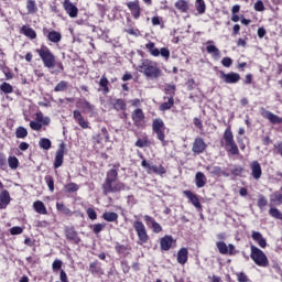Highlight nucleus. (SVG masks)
Masks as SVG:
<instances>
[{"mask_svg": "<svg viewBox=\"0 0 282 282\" xmlns=\"http://www.w3.org/2000/svg\"><path fill=\"white\" fill-rule=\"evenodd\" d=\"M175 8L180 10V12H188V2L186 0H178L175 3Z\"/></svg>", "mask_w": 282, "mask_h": 282, "instance_id": "obj_26", "label": "nucleus"}, {"mask_svg": "<svg viewBox=\"0 0 282 282\" xmlns=\"http://www.w3.org/2000/svg\"><path fill=\"white\" fill-rule=\"evenodd\" d=\"M175 104V100L173 99V95L169 97V101L163 102L160 106L161 111H169V109H171V107H173V105Z\"/></svg>", "mask_w": 282, "mask_h": 282, "instance_id": "obj_30", "label": "nucleus"}, {"mask_svg": "<svg viewBox=\"0 0 282 282\" xmlns=\"http://www.w3.org/2000/svg\"><path fill=\"white\" fill-rule=\"evenodd\" d=\"M254 10L257 12H263L265 10V7L263 6V1L259 0L254 3Z\"/></svg>", "mask_w": 282, "mask_h": 282, "instance_id": "obj_51", "label": "nucleus"}, {"mask_svg": "<svg viewBox=\"0 0 282 282\" xmlns=\"http://www.w3.org/2000/svg\"><path fill=\"white\" fill-rule=\"evenodd\" d=\"M67 89V83L66 82H61L55 86V91H65Z\"/></svg>", "mask_w": 282, "mask_h": 282, "instance_id": "obj_49", "label": "nucleus"}, {"mask_svg": "<svg viewBox=\"0 0 282 282\" xmlns=\"http://www.w3.org/2000/svg\"><path fill=\"white\" fill-rule=\"evenodd\" d=\"M152 130L156 133V138L162 142L163 147H166V140H164V138H166L164 134V121H162V119H154Z\"/></svg>", "mask_w": 282, "mask_h": 282, "instance_id": "obj_6", "label": "nucleus"}, {"mask_svg": "<svg viewBox=\"0 0 282 282\" xmlns=\"http://www.w3.org/2000/svg\"><path fill=\"white\" fill-rule=\"evenodd\" d=\"M0 89L4 94H12V85H10V84H8L6 82L1 84Z\"/></svg>", "mask_w": 282, "mask_h": 282, "instance_id": "obj_43", "label": "nucleus"}, {"mask_svg": "<svg viewBox=\"0 0 282 282\" xmlns=\"http://www.w3.org/2000/svg\"><path fill=\"white\" fill-rule=\"evenodd\" d=\"M45 182H46L51 193H54V177L47 175V176H45Z\"/></svg>", "mask_w": 282, "mask_h": 282, "instance_id": "obj_44", "label": "nucleus"}, {"mask_svg": "<svg viewBox=\"0 0 282 282\" xmlns=\"http://www.w3.org/2000/svg\"><path fill=\"white\" fill-rule=\"evenodd\" d=\"M265 118L268 120H270V122H272V124H281V122H282V119L279 116H276L270 111L265 112Z\"/></svg>", "mask_w": 282, "mask_h": 282, "instance_id": "obj_25", "label": "nucleus"}, {"mask_svg": "<svg viewBox=\"0 0 282 282\" xmlns=\"http://www.w3.org/2000/svg\"><path fill=\"white\" fill-rule=\"evenodd\" d=\"M206 50H207V52H208V54H214V56H217V57H219L220 56V52H219V48H217V46H215V45H208L207 47H206Z\"/></svg>", "mask_w": 282, "mask_h": 282, "instance_id": "obj_39", "label": "nucleus"}, {"mask_svg": "<svg viewBox=\"0 0 282 282\" xmlns=\"http://www.w3.org/2000/svg\"><path fill=\"white\" fill-rule=\"evenodd\" d=\"M56 208L57 210H59V213H63L64 215H72V210H69V208H67V206H65V204L63 203H57Z\"/></svg>", "mask_w": 282, "mask_h": 282, "instance_id": "obj_38", "label": "nucleus"}, {"mask_svg": "<svg viewBox=\"0 0 282 282\" xmlns=\"http://www.w3.org/2000/svg\"><path fill=\"white\" fill-rule=\"evenodd\" d=\"M79 109H83L85 113L94 111L95 107L86 99H82L77 102Z\"/></svg>", "mask_w": 282, "mask_h": 282, "instance_id": "obj_19", "label": "nucleus"}, {"mask_svg": "<svg viewBox=\"0 0 282 282\" xmlns=\"http://www.w3.org/2000/svg\"><path fill=\"white\" fill-rule=\"evenodd\" d=\"M61 268H63V261L61 260H55L53 262V270L56 272V270H61Z\"/></svg>", "mask_w": 282, "mask_h": 282, "instance_id": "obj_55", "label": "nucleus"}, {"mask_svg": "<svg viewBox=\"0 0 282 282\" xmlns=\"http://www.w3.org/2000/svg\"><path fill=\"white\" fill-rule=\"evenodd\" d=\"M132 120L133 122H135V124L144 120V112L142 111V109L138 108L137 110H134V113L132 115Z\"/></svg>", "mask_w": 282, "mask_h": 282, "instance_id": "obj_24", "label": "nucleus"}, {"mask_svg": "<svg viewBox=\"0 0 282 282\" xmlns=\"http://www.w3.org/2000/svg\"><path fill=\"white\" fill-rule=\"evenodd\" d=\"M39 56L42 58L44 66L47 67L48 69H54L56 66V57L47 46H42L41 48L36 50Z\"/></svg>", "mask_w": 282, "mask_h": 282, "instance_id": "obj_3", "label": "nucleus"}, {"mask_svg": "<svg viewBox=\"0 0 282 282\" xmlns=\"http://www.w3.org/2000/svg\"><path fill=\"white\" fill-rule=\"evenodd\" d=\"M11 235H21L23 232V228L21 227H12L10 229Z\"/></svg>", "mask_w": 282, "mask_h": 282, "instance_id": "obj_57", "label": "nucleus"}, {"mask_svg": "<svg viewBox=\"0 0 282 282\" xmlns=\"http://www.w3.org/2000/svg\"><path fill=\"white\" fill-rule=\"evenodd\" d=\"M133 228L137 231L140 241H142V243H147V241H149V235H147V228L144 227V224H142V221H135L133 224Z\"/></svg>", "mask_w": 282, "mask_h": 282, "instance_id": "obj_7", "label": "nucleus"}, {"mask_svg": "<svg viewBox=\"0 0 282 282\" xmlns=\"http://www.w3.org/2000/svg\"><path fill=\"white\" fill-rule=\"evenodd\" d=\"M33 206L40 215H47V208H45V204H43V202L36 200Z\"/></svg>", "mask_w": 282, "mask_h": 282, "instance_id": "obj_23", "label": "nucleus"}, {"mask_svg": "<svg viewBox=\"0 0 282 282\" xmlns=\"http://www.w3.org/2000/svg\"><path fill=\"white\" fill-rule=\"evenodd\" d=\"M116 250H117V252H118L119 254H124V256L129 254V247H127V246L117 245V246H116Z\"/></svg>", "mask_w": 282, "mask_h": 282, "instance_id": "obj_42", "label": "nucleus"}, {"mask_svg": "<svg viewBox=\"0 0 282 282\" xmlns=\"http://www.w3.org/2000/svg\"><path fill=\"white\" fill-rule=\"evenodd\" d=\"M195 180L197 188H204V186H206V176L204 175V173L197 172Z\"/></svg>", "mask_w": 282, "mask_h": 282, "instance_id": "obj_21", "label": "nucleus"}, {"mask_svg": "<svg viewBox=\"0 0 282 282\" xmlns=\"http://www.w3.org/2000/svg\"><path fill=\"white\" fill-rule=\"evenodd\" d=\"M15 137L19 139L28 138V129H25L23 127H19L15 130Z\"/></svg>", "mask_w": 282, "mask_h": 282, "instance_id": "obj_36", "label": "nucleus"}, {"mask_svg": "<svg viewBox=\"0 0 282 282\" xmlns=\"http://www.w3.org/2000/svg\"><path fill=\"white\" fill-rule=\"evenodd\" d=\"M118 180V171L110 170L107 174L106 182L102 184L105 195H109V193H120V191H124V184L117 183L115 187H111V182H116Z\"/></svg>", "mask_w": 282, "mask_h": 282, "instance_id": "obj_1", "label": "nucleus"}, {"mask_svg": "<svg viewBox=\"0 0 282 282\" xmlns=\"http://www.w3.org/2000/svg\"><path fill=\"white\" fill-rule=\"evenodd\" d=\"M218 251L220 252V254H228V246L226 245V242L224 241H218L216 243Z\"/></svg>", "mask_w": 282, "mask_h": 282, "instance_id": "obj_35", "label": "nucleus"}, {"mask_svg": "<svg viewBox=\"0 0 282 282\" xmlns=\"http://www.w3.org/2000/svg\"><path fill=\"white\" fill-rule=\"evenodd\" d=\"M67 193H76L78 191V186L76 183H69L65 186Z\"/></svg>", "mask_w": 282, "mask_h": 282, "instance_id": "obj_46", "label": "nucleus"}, {"mask_svg": "<svg viewBox=\"0 0 282 282\" xmlns=\"http://www.w3.org/2000/svg\"><path fill=\"white\" fill-rule=\"evenodd\" d=\"M177 261H178V263H181V265H184V263H186V261H188V249L182 248L177 252Z\"/></svg>", "mask_w": 282, "mask_h": 282, "instance_id": "obj_20", "label": "nucleus"}, {"mask_svg": "<svg viewBox=\"0 0 282 282\" xmlns=\"http://www.w3.org/2000/svg\"><path fill=\"white\" fill-rule=\"evenodd\" d=\"M39 144L41 149H44V151H50V149H52V141L47 138H42Z\"/></svg>", "mask_w": 282, "mask_h": 282, "instance_id": "obj_33", "label": "nucleus"}, {"mask_svg": "<svg viewBox=\"0 0 282 282\" xmlns=\"http://www.w3.org/2000/svg\"><path fill=\"white\" fill-rule=\"evenodd\" d=\"M271 204H274V206H281V204H282V194L279 193V192H275L271 196Z\"/></svg>", "mask_w": 282, "mask_h": 282, "instance_id": "obj_32", "label": "nucleus"}, {"mask_svg": "<svg viewBox=\"0 0 282 282\" xmlns=\"http://www.w3.org/2000/svg\"><path fill=\"white\" fill-rule=\"evenodd\" d=\"M173 236H165L161 239V250H171L173 246Z\"/></svg>", "mask_w": 282, "mask_h": 282, "instance_id": "obj_18", "label": "nucleus"}, {"mask_svg": "<svg viewBox=\"0 0 282 282\" xmlns=\"http://www.w3.org/2000/svg\"><path fill=\"white\" fill-rule=\"evenodd\" d=\"M0 202L4 204V206H8V204H10V192H8V189H3L0 193Z\"/></svg>", "mask_w": 282, "mask_h": 282, "instance_id": "obj_29", "label": "nucleus"}, {"mask_svg": "<svg viewBox=\"0 0 282 282\" xmlns=\"http://www.w3.org/2000/svg\"><path fill=\"white\" fill-rule=\"evenodd\" d=\"M251 175L254 180H261L262 172L259 161H253L251 163Z\"/></svg>", "mask_w": 282, "mask_h": 282, "instance_id": "obj_13", "label": "nucleus"}, {"mask_svg": "<svg viewBox=\"0 0 282 282\" xmlns=\"http://www.w3.org/2000/svg\"><path fill=\"white\" fill-rule=\"evenodd\" d=\"M99 85H100V87L104 88V91L106 94H109V86H107V85H109V80L107 79V77L102 76L99 82Z\"/></svg>", "mask_w": 282, "mask_h": 282, "instance_id": "obj_40", "label": "nucleus"}, {"mask_svg": "<svg viewBox=\"0 0 282 282\" xmlns=\"http://www.w3.org/2000/svg\"><path fill=\"white\" fill-rule=\"evenodd\" d=\"M139 72L144 74L148 78L158 79L162 76V70L149 59H145L142 65L139 66Z\"/></svg>", "mask_w": 282, "mask_h": 282, "instance_id": "obj_2", "label": "nucleus"}, {"mask_svg": "<svg viewBox=\"0 0 282 282\" xmlns=\"http://www.w3.org/2000/svg\"><path fill=\"white\" fill-rule=\"evenodd\" d=\"M165 93L169 94L170 96L174 97L175 96V85H167L165 87Z\"/></svg>", "mask_w": 282, "mask_h": 282, "instance_id": "obj_52", "label": "nucleus"}, {"mask_svg": "<svg viewBox=\"0 0 282 282\" xmlns=\"http://www.w3.org/2000/svg\"><path fill=\"white\" fill-rule=\"evenodd\" d=\"M64 8L72 19H76V17H78V8L74 6L69 0L64 1Z\"/></svg>", "mask_w": 282, "mask_h": 282, "instance_id": "obj_10", "label": "nucleus"}, {"mask_svg": "<svg viewBox=\"0 0 282 282\" xmlns=\"http://www.w3.org/2000/svg\"><path fill=\"white\" fill-rule=\"evenodd\" d=\"M105 228V224H96L93 228L95 235H98Z\"/></svg>", "mask_w": 282, "mask_h": 282, "instance_id": "obj_53", "label": "nucleus"}, {"mask_svg": "<svg viewBox=\"0 0 282 282\" xmlns=\"http://www.w3.org/2000/svg\"><path fill=\"white\" fill-rule=\"evenodd\" d=\"M141 166H143V169H148V173H155V175H164V173H166V169H164V166L153 165L147 162V160L141 162Z\"/></svg>", "mask_w": 282, "mask_h": 282, "instance_id": "obj_8", "label": "nucleus"}, {"mask_svg": "<svg viewBox=\"0 0 282 282\" xmlns=\"http://www.w3.org/2000/svg\"><path fill=\"white\" fill-rule=\"evenodd\" d=\"M97 265H98V262H97V261L90 263V265H89V271H90L93 274H98V270L96 269Z\"/></svg>", "mask_w": 282, "mask_h": 282, "instance_id": "obj_59", "label": "nucleus"}, {"mask_svg": "<svg viewBox=\"0 0 282 282\" xmlns=\"http://www.w3.org/2000/svg\"><path fill=\"white\" fill-rule=\"evenodd\" d=\"M224 140H225L227 151H229L231 155H239V148L237 147V143H235L232 131H230V129H227L225 131Z\"/></svg>", "mask_w": 282, "mask_h": 282, "instance_id": "obj_4", "label": "nucleus"}, {"mask_svg": "<svg viewBox=\"0 0 282 282\" xmlns=\"http://www.w3.org/2000/svg\"><path fill=\"white\" fill-rule=\"evenodd\" d=\"M87 215L89 217V219H97L98 215L96 214V210H94V208H88L87 209Z\"/></svg>", "mask_w": 282, "mask_h": 282, "instance_id": "obj_54", "label": "nucleus"}, {"mask_svg": "<svg viewBox=\"0 0 282 282\" xmlns=\"http://www.w3.org/2000/svg\"><path fill=\"white\" fill-rule=\"evenodd\" d=\"M250 257L257 265H262V267L268 265V257L265 256V253L261 251V249L257 248L254 245H251Z\"/></svg>", "mask_w": 282, "mask_h": 282, "instance_id": "obj_5", "label": "nucleus"}, {"mask_svg": "<svg viewBox=\"0 0 282 282\" xmlns=\"http://www.w3.org/2000/svg\"><path fill=\"white\" fill-rule=\"evenodd\" d=\"M30 127L31 129H33V131H41V129H43V124L40 123L39 121H31L30 122Z\"/></svg>", "mask_w": 282, "mask_h": 282, "instance_id": "obj_47", "label": "nucleus"}, {"mask_svg": "<svg viewBox=\"0 0 282 282\" xmlns=\"http://www.w3.org/2000/svg\"><path fill=\"white\" fill-rule=\"evenodd\" d=\"M184 195H186L187 199L195 206V208H202V203H199V198H197V195L193 194L191 191H185Z\"/></svg>", "mask_w": 282, "mask_h": 282, "instance_id": "obj_15", "label": "nucleus"}, {"mask_svg": "<svg viewBox=\"0 0 282 282\" xmlns=\"http://www.w3.org/2000/svg\"><path fill=\"white\" fill-rule=\"evenodd\" d=\"M253 241H257V243L260 246V248H265L268 246V242L265 241V238L261 235L259 231H253L251 235Z\"/></svg>", "mask_w": 282, "mask_h": 282, "instance_id": "obj_17", "label": "nucleus"}, {"mask_svg": "<svg viewBox=\"0 0 282 282\" xmlns=\"http://www.w3.org/2000/svg\"><path fill=\"white\" fill-rule=\"evenodd\" d=\"M65 235L69 241H74V243H80V238H78V232H76L74 227H66Z\"/></svg>", "mask_w": 282, "mask_h": 282, "instance_id": "obj_12", "label": "nucleus"}, {"mask_svg": "<svg viewBox=\"0 0 282 282\" xmlns=\"http://www.w3.org/2000/svg\"><path fill=\"white\" fill-rule=\"evenodd\" d=\"M10 169H19V159L17 156H10L8 159Z\"/></svg>", "mask_w": 282, "mask_h": 282, "instance_id": "obj_41", "label": "nucleus"}, {"mask_svg": "<svg viewBox=\"0 0 282 282\" xmlns=\"http://www.w3.org/2000/svg\"><path fill=\"white\" fill-rule=\"evenodd\" d=\"M59 279L62 282H67V273H65L63 270L59 273Z\"/></svg>", "mask_w": 282, "mask_h": 282, "instance_id": "obj_64", "label": "nucleus"}, {"mask_svg": "<svg viewBox=\"0 0 282 282\" xmlns=\"http://www.w3.org/2000/svg\"><path fill=\"white\" fill-rule=\"evenodd\" d=\"M65 156V143L62 142L55 154L54 169H61L63 166V158Z\"/></svg>", "mask_w": 282, "mask_h": 282, "instance_id": "obj_9", "label": "nucleus"}, {"mask_svg": "<svg viewBox=\"0 0 282 282\" xmlns=\"http://www.w3.org/2000/svg\"><path fill=\"white\" fill-rule=\"evenodd\" d=\"M129 10H131L132 12V17H134V19H140V4L138 1H133V2H128L127 3Z\"/></svg>", "mask_w": 282, "mask_h": 282, "instance_id": "obj_16", "label": "nucleus"}, {"mask_svg": "<svg viewBox=\"0 0 282 282\" xmlns=\"http://www.w3.org/2000/svg\"><path fill=\"white\" fill-rule=\"evenodd\" d=\"M186 87H187V89L191 91L192 89H194V87H195V79H188L187 82H186Z\"/></svg>", "mask_w": 282, "mask_h": 282, "instance_id": "obj_61", "label": "nucleus"}, {"mask_svg": "<svg viewBox=\"0 0 282 282\" xmlns=\"http://www.w3.org/2000/svg\"><path fill=\"white\" fill-rule=\"evenodd\" d=\"M223 76V80H225V83L227 84H235V83H239V80H241V76L238 73H221Z\"/></svg>", "mask_w": 282, "mask_h": 282, "instance_id": "obj_11", "label": "nucleus"}, {"mask_svg": "<svg viewBox=\"0 0 282 282\" xmlns=\"http://www.w3.org/2000/svg\"><path fill=\"white\" fill-rule=\"evenodd\" d=\"M269 214L271 215V217H274V219H279L282 215V213H280V210L276 208H271L269 210Z\"/></svg>", "mask_w": 282, "mask_h": 282, "instance_id": "obj_50", "label": "nucleus"}, {"mask_svg": "<svg viewBox=\"0 0 282 282\" xmlns=\"http://www.w3.org/2000/svg\"><path fill=\"white\" fill-rule=\"evenodd\" d=\"M206 149V143H204V139L197 138L194 141L193 144V151L194 153H204V150Z\"/></svg>", "mask_w": 282, "mask_h": 282, "instance_id": "obj_14", "label": "nucleus"}, {"mask_svg": "<svg viewBox=\"0 0 282 282\" xmlns=\"http://www.w3.org/2000/svg\"><path fill=\"white\" fill-rule=\"evenodd\" d=\"M221 64L224 67H230V65H232V59L230 57H224Z\"/></svg>", "mask_w": 282, "mask_h": 282, "instance_id": "obj_58", "label": "nucleus"}, {"mask_svg": "<svg viewBox=\"0 0 282 282\" xmlns=\"http://www.w3.org/2000/svg\"><path fill=\"white\" fill-rule=\"evenodd\" d=\"M151 226H152L153 232H162V226H160V224L154 221Z\"/></svg>", "mask_w": 282, "mask_h": 282, "instance_id": "obj_60", "label": "nucleus"}, {"mask_svg": "<svg viewBox=\"0 0 282 282\" xmlns=\"http://www.w3.org/2000/svg\"><path fill=\"white\" fill-rule=\"evenodd\" d=\"M22 32L24 36H28L29 39H36V31H34L32 28L23 26Z\"/></svg>", "mask_w": 282, "mask_h": 282, "instance_id": "obj_31", "label": "nucleus"}, {"mask_svg": "<svg viewBox=\"0 0 282 282\" xmlns=\"http://www.w3.org/2000/svg\"><path fill=\"white\" fill-rule=\"evenodd\" d=\"M36 120L40 124H50V117L43 116V112L36 113Z\"/></svg>", "mask_w": 282, "mask_h": 282, "instance_id": "obj_37", "label": "nucleus"}, {"mask_svg": "<svg viewBox=\"0 0 282 282\" xmlns=\"http://www.w3.org/2000/svg\"><path fill=\"white\" fill-rule=\"evenodd\" d=\"M238 281L239 282H248V275H246V273H239Z\"/></svg>", "mask_w": 282, "mask_h": 282, "instance_id": "obj_63", "label": "nucleus"}, {"mask_svg": "<svg viewBox=\"0 0 282 282\" xmlns=\"http://www.w3.org/2000/svg\"><path fill=\"white\" fill-rule=\"evenodd\" d=\"M160 54L163 58H169L171 56V52L166 47L161 48Z\"/></svg>", "mask_w": 282, "mask_h": 282, "instance_id": "obj_56", "label": "nucleus"}, {"mask_svg": "<svg viewBox=\"0 0 282 282\" xmlns=\"http://www.w3.org/2000/svg\"><path fill=\"white\" fill-rule=\"evenodd\" d=\"M196 10L198 14H204L206 12V2L204 0H196Z\"/></svg>", "mask_w": 282, "mask_h": 282, "instance_id": "obj_34", "label": "nucleus"}, {"mask_svg": "<svg viewBox=\"0 0 282 282\" xmlns=\"http://www.w3.org/2000/svg\"><path fill=\"white\" fill-rule=\"evenodd\" d=\"M102 219H105V221H118V215L113 212H106L102 215Z\"/></svg>", "mask_w": 282, "mask_h": 282, "instance_id": "obj_28", "label": "nucleus"}, {"mask_svg": "<svg viewBox=\"0 0 282 282\" xmlns=\"http://www.w3.org/2000/svg\"><path fill=\"white\" fill-rule=\"evenodd\" d=\"M47 39L51 43H59L62 35L56 31H52L48 33Z\"/></svg>", "mask_w": 282, "mask_h": 282, "instance_id": "obj_27", "label": "nucleus"}, {"mask_svg": "<svg viewBox=\"0 0 282 282\" xmlns=\"http://www.w3.org/2000/svg\"><path fill=\"white\" fill-rule=\"evenodd\" d=\"M268 206V199H265V196H260L258 200V207L263 210Z\"/></svg>", "mask_w": 282, "mask_h": 282, "instance_id": "obj_45", "label": "nucleus"}, {"mask_svg": "<svg viewBox=\"0 0 282 282\" xmlns=\"http://www.w3.org/2000/svg\"><path fill=\"white\" fill-rule=\"evenodd\" d=\"M232 175H235L236 177H239V175H241V173H243V167L236 165L234 166V169L231 170Z\"/></svg>", "mask_w": 282, "mask_h": 282, "instance_id": "obj_48", "label": "nucleus"}, {"mask_svg": "<svg viewBox=\"0 0 282 282\" xmlns=\"http://www.w3.org/2000/svg\"><path fill=\"white\" fill-rule=\"evenodd\" d=\"M26 8H28L29 12H34V8H35L34 1L29 0Z\"/></svg>", "mask_w": 282, "mask_h": 282, "instance_id": "obj_62", "label": "nucleus"}, {"mask_svg": "<svg viewBox=\"0 0 282 282\" xmlns=\"http://www.w3.org/2000/svg\"><path fill=\"white\" fill-rule=\"evenodd\" d=\"M112 105L116 111H124L127 109V102L123 99H115Z\"/></svg>", "mask_w": 282, "mask_h": 282, "instance_id": "obj_22", "label": "nucleus"}]
</instances>
